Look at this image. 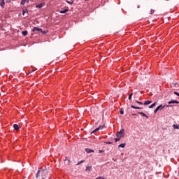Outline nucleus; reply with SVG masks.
Returning <instances> with one entry per match:
<instances>
[{"instance_id":"obj_1","label":"nucleus","mask_w":179,"mask_h":179,"mask_svg":"<svg viewBox=\"0 0 179 179\" xmlns=\"http://www.w3.org/2000/svg\"><path fill=\"white\" fill-rule=\"evenodd\" d=\"M45 174H47V170H44V169L38 170L36 173V178H38L40 176H41V177H44L45 176Z\"/></svg>"},{"instance_id":"obj_2","label":"nucleus","mask_w":179,"mask_h":179,"mask_svg":"<svg viewBox=\"0 0 179 179\" xmlns=\"http://www.w3.org/2000/svg\"><path fill=\"white\" fill-rule=\"evenodd\" d=\"M124 129H121L120 131L117 132V134H116V136H117V138H124L125 133H124Z\"/></svg>"},{"instance_id":"obj_3","label":"nucleus","mask_w":179,"mask_h":179,"mask_svg":"<svg viewBox=\"0 0 179 179\" xmlns=\"http://www.w3.org/2000/svg\"><path fill=\"white\" fill-rule=\"evenodd\" d=\"M165 107H166V105H164V106L160 105V106H157L154 111L155 114H156V113H157V111H159V110H163V108H164Z\"/></svg>"},{"instance_id":"obj_4","label":"nucleus","mask_w":179,"mask_h":179,"mask_svg":"<svg viewBox=\"0 0 179 179\" xmlns=\"http://www.w3.org/2000/svg\"><path fill=\"white\" fill-rule=\"evenodd\" d=\"M103 128H104V125L103 126H99V127H97L96 129H95L94 131H92V134H94L96 132H98V131H100V129H103Z\"/></svg>"},{"instance_id":"obj_5","label":"nucleus","mask_w":179,"mask_h":179,"mask_svg":"<svg viewBox=\"0 0 179 179\" xmlns=\"http://www.w3.org/2000/svg\"><path fill=\"white\" fill-rule=\"evenodd\" d=\"M32 31H41V32H43V29L41 28L34 27V29H32Z\"/></svg>"},{"instance_id":"obj_6","label":"nucleus","mask_w":179,"mask_h":179,"mask_svg":"<svg viewBox=\"0 0 179 179\" xmlns=\"http://www.w3.org/2000/svg\"><path fill=\"white\" fill-rule=\"evenodd\" d=\"M45 5V3H41L36 6V8H38V9H41V8H43Z\"/></svg>"},{"instance_id":"obj_7","label":"nucleus","mask_w":179,"mask_h":179,"mask_svg":"<svg viewBox=\"0 0 179 179\" xmlns=\"http://www.w3.org/2000/svg\"><path fill=\"white\" fill-rule=\"evenodd\" d=\"M174 103H176V104H179V101L176 100H171L169 101V104H174Z\"/></svg>"},{"instance_id":"obj_8","label":"nucleus","mask_w":179,"mask_h":179,"mask_svg":"<svg viewBox=\"0 0 179 179\" xmlns=\"http://www.w3.org/2000/svg\"><path fill=\"white\" fill-rule=\"evenodd\" d=\"M0 6H1V8H5V1L4 0H0Z\"/></svg>"},{"instance_id":"obj_9","label":"nucleus","mask_w":179,"mask_h":179,"mask_svg":"<svg viewBox=\"0 0 179 179\" xmlns=\"http://www.w3.org/2000/svg\"><path fill=\"white\" fill-rule=\"evenodd\" d=\"M85 152H87V153H93L94 152V150L89 148H85Z\"/></svg>"},{"instance_id":"obj_10","label":"nucleus","mask_w":179,"mask_h":179,"mask_svg":"<svg viewBox=\"0 0 179 179\" xmlns=\"http://www.w3.org/2000/svg\"><path fill=\"white\" fill-rule=\"evenodd\" d=\"M29 1L30 0H22L21 5H24V3H29ZM31 1H33V0H31Z\"/></svg>"},{"instance_id":"obj_11","label":"nucleus","mask_w":179,"mask_h":179,"mask_svg":"<svg viewBox=\"0 0 179 179\" xmlns=\"http://www.w3.org/2000/svg\"><path fill=\"white\" fill-rule=\"evenodd\" d=\"M138 114H140L141 115H142V117H145V118H149V117L147 116L146 114L143 113V112H138Z\"/></svg>"},{"instance_id":"obj_12","label":"nucleus","mask_w":179,"mask_h":179,"mask_svg":"<svg viewBox=\"0 0 179 179\" xmlns=\"http://www.w3.org/2000/svg\"><path fill=\"white\" fill-rule=\"evenodd\" d=\"M152 101L147 100L144 102V106H148L149 104H151Z\"/></svg>"},{"instance_id":"obj_13","label":"nucleus","mask_w":179,"mask_h":179,"mask_svg":"<svg viewBox=\"0 0 179 179\" xmlns=\"http://www.w3.org/2000/svg\"><path fill=\"white\" fill-rule=\"evenodd\" d=\"M13 128L15 129V131H19V125L18 124H13Z\"/></svg>"},{"instance_id":"obj_14","label":"nucleus","mask_w":179,"mask_h":179,"mask_svg":"<svg viewBox=\"0 0 179 179\" xmlns=\"http://www.w3.org/2000/svg\"><path fill=\"white\" fill-rule=\"evenodd\" d=\"M131 108H134L135 110H141V107L135 106L134 105L131 106Z\"/></svg>"},{"instance_id":"obj_15","label":"nucleus","mask_w":179,"mask_h":179,"mask_svg":"<svg viewBox=\"0 0 179 179\" xmlns=\"http://www.w3.org/2000/svg\"><path fill=\"white\" fill-rule=\"evenodd\" d=\"M173 128L174 129H179V124H173Z\"/></svg>"},{"instance_id":"obj_16","label":"nucleus","mask_w":179,"mask_h":179,"mask_svg":"<svg viewBox=\"0 0 179 179\" xmlns=\"http://www.w3.org/2000/svg\"><path fill=\"white\" fill-rule=\"evenodd\" d=\"M85 171H92V166H87L85 169Z\"/></svg>"},{"instance_id":"obj_17","label":"nucleus","mask_w":179,"mask_h":179,"mask_svg":"<svg viewBox=\"0 0 179 179\" xmlns=\"http://www.w3.org/2000/svg\"><path fill=\"white\" fill-rule=\"evenodd\" d=\"M69 10L68 9H64L63 10H60V13H66V12H68Z\"/></svg>"},{"instance_id":"obj_18","label":"nucleus","mask_w":179,"mask_h":179,"mask_svg":"<svg viewBox=\"0 0 179 179\" xmlns=\"http://www.w3.org/2000/svg\"><path fill=\"white\" fill-rule=\"evenodd\" d=\"M64 162H67V165L69 166V164H71V160L68 159V158H66V159L64 160Z\"/></svg>"},{"instance_id":"obj_19","label":"nucleus","mask_w":179,"mask_h":179,"mask_svg":"<svg viewBox=\"0 0 179 179\" xmlns=\"http://www.w3.org/2000/svg\"><path fill=\"white\" fill-rule=\"evenodd\" d=\"M66 2L67 3H69V5H73V1H69L66 0Z\"/></svg>"},{"instance_id":"obj_20","label":"nucleus","mask_w":179,"mask_h":179,"mask_svg":"<svg viewBox=\"0 0 179 179\" xmlns=\"http://www.w3.org/2000/svg\"><path fill=\"white\" fill-rule=\"evenodd\" d=\"M127 144H125V143H122V144H120V145H118V148H125V145H126Z\"/></svg>"},{"instance_id":"obj_21","label":"nucleus","mask_w":179,"mask_h":179,"mask_svg":"<svg viewBox=\"0 0 179 179\" xmlns=\"http://www.w3.org/2000/svg\"><path fill=\"white\" fill-rule=\"evenodd\" d=\"M22 34L24 35V36H27L28 32H27V31H23L22 32Z\"/></svg>"},{"instance_id":"obj_22","label":"nucleus","mask_w":179,"mask_h":179,"mask_svg":"<svg viewBox=\"0 0 179 179\" xmlns=\"http://www.w3.org/2000/svg\"><path fill=\"white\" fill-rule=\"evenodd\" d=\"M132 96H134V93H131L129 96V100H132Z\"/></svg>"},{"instance_id":"obj_23","label":"nucleus","mask_w":179,"mask_h":179,"mask_svg":"<svg viewBox=\"0 0 179 179\" xmlns=\"http://www.w3.org/2000/svg\"><path fill=\"white\" fill-rule=\"evenodd\" d=\"M155 106H156V102H155L154 103H152L151 106H149V108H153V107H155Z\"/></svg>"},{"instance_id":"obj_24","label":"nucleus","mask_w":179,"mask_h":179,"mask_svg":"<svg viewBox=\"0 0 179 179\" xmlns=\"http://www.w3.org/2000/svg\"><path fill=\"white\" fill-rule=\"evenodd\" d=\"M82 163H85V161L81 160V161L78 162V164H76V166H79V164H82Z\"/></svg>"},{"instance_id":"obj_25","label":"nucleus","mask_w":179,"mask_h":179,"mask_svg":"<svg viewBox=\"0 0 179 179\" xmlns=\"http://www.w3.org/2000/svg\"><path fill=\"white\" fill-rule=\"evenodd\" d=\"M96 179H107V178H104L103 176H99Z\"/></svg>"},{"instance_id":"obj_26","label":"nucleus","mask_w":179,"mask_h":179,"mask_svg":"<svg viewBox=\"0 0 179 179\" xmlns=\"http://www.w3.org/2000/svg\"><path fill=\"white\" fill-rule=\"evenodd\" d=\"M121 138L118 137L117 138L115 139V142H119V141H120Z\"/></svg>"},{"instance_id":"obj_27","label":"nucleus","mask_w":179,"mask_h":179,"mask_svg":"<svg viewBox=\"0 0 179 179\" xmlns=\"http://www.w3.org/2000/svg\"><path fill=\"white\" fill-rule=\"evenodd\" d=\"M177 85H178L177 83H172V85H173V87H176V86H177Z\"/></svg>"},{"instance_id":"obj_28","label":"nucleus","mask_w":179,"mask_h":179,"mask_svg":"<svg viewBox=\"0 0 179 179\" xmlns=\"http://www.w3.org/2000/svg\"><path fill=\"white\" fill-rule=\"evenodd\" d=\"M120 114L123 115V114H124V110L121 109V110H120Z\"/></svg>"},{"instance_id":"obj_29","label":"nucleus","mask_w":179,"mask_h":179,"mask_svg":"<svg viewBox=\"0 0 179 179\" xmlns=\"http://www.w3.org/2000/svg\"><path fill=\"white\" fill-rule=\"evenodd\" d=\"M41 33H42V34H47V31H43V30H42V32H41Z\"/></svg>"},{"instance_id":"obj_30","label":"nucleus","mask_w":179,"mask_h":179,"mask_svg":"<svg viewBox=\"0 0 179 179\" xmlns=\"http://www.w3.org/2000/svg\"><path fill=\"white\" fill-rule=\"evenodd\" d=\"M173 93H174V94H176V96H178V97H179V93L178 92H174Z\"/></svg>"},{"instance_id":"obj_31","label":"nucleus","mask_w":179,"mask_h":179,"mask_svg":"<svg viewBox=\"0 0 179 179\" xmlns=\"http://www.w3.org/2000/svg\"><path fill=\"white\" fill-rule=\"evenodd\" d=\"M136 103H137L138 104H143L142 102H140L138 101H136Z\"/></svg>"},{"instance_id":"obj_32","label":"nucleus","mask_w":179,"mask_h":179,"mask_svg":"<svg viewBox=\"0 0 179 179\" xmlns=\"http://www.w3.org/2000/svg\"><path fill=\"white\" fill-rule=\"evenodd\" d=\"M155 13V10H151V15H153Z\"/></svg>"},{"instance_id":"obj_33","label":"nucleus","mask_w":179,"mask_h":179,"mask_svg":"<svg viewBox=\"0 0 179 179\" xmlns=\"http://www.w3.org/2000/svg\"><path fill=\"white\" fill-rule=\"evenodd\" d=\"M24 13H26V11H24V10H23V11H22L23 16H24Z\"/></svg>"},{"instance_id":"obj_34","label":"nucleus","mask_w":179,"mask_h":179,"mask_svg":"<svg viewBox=\"0 0 179 179\" xmlns=\"http://www.w3.org/2000/svg\"><path fill=\"white\" fill-rule=\"evenodd\" d=\"M112 143H111V142L108 143V145H111Z\"/></svg>"},{"instance_id":"obj_35","label":"nucleus","mask_w":179,"mask_h":179,"mask_svg":"<svg viewBox=\"0 0 179 179\" xmlns=\"http://www.w3.org/2000/svg\"><path fill=\"white\" fill-rule=\"evenodd\" d=\"M131 115H136V114H135V113H132V114H131Z\"/></svg>"},{"instance_id":"obj_36","label":"nucleus","mask_w":179,"mask_h":179,"mask_svg":"<svg viewBox=\"0 0 179 179\" xmlns=\"http://www.w3.org/2000/svg\"><path fill=\"white\" fill-rule=\"evenodd\" d=\"M42 179H44V177H43Z\"/></svg>"},{"instance_id":"obj_37","label":"nucleus","mask_w":179,"mask_h":179,"mask_svg":"<svg viewBox=\"0 0 179 179\" xmlns=\"http://www.w3.org/2000/svg\"><path fill=\"white\" fill-rule=\"evenodd\" d=\"M85 1H89V0H85Z\"/></svg>"}]
</instances>
